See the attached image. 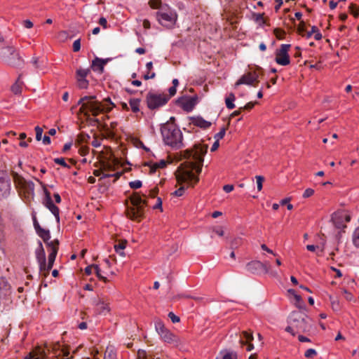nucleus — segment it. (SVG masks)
<instances>
[{
	"label": "nucleus",
	"instance_id": "f257e3e1",
	"mask_svg": "<svg viewBox=\"0 0 359 359\" xmlns=\"http://www.w3.org/2000/svg\"><path fill=\"white\" fill-rule=\"evenodd\" d=\"M207 146H195L191 150L185 151L184 157L187 161L182 163L175 172V176L178 184H187V187L181 186L172 194L175 196H182L185 189L194 186L199 180V178L193 171L198 175L202 170L203 156L206 154Z\"/></svg>",
	"mask_w": 359,
	"mask_h": 359
},
{
	"label": "nucleus",
	"instance_id": "f03ea898",
	"mask_svg": "<svg viewBox=\"0 0 359 359\" xmlns=\"http://www.w3.org/2000/svg\"><path fill=\"white\" fill-rule=\"evenodd\" d=\"M78 104L81 105L80 111L86 116L91 114L93 116H97L101 113L110 111L115 106L110 98L107 97L100 102L96 100V97L94 95L81 97L79 100Z\"/></svg>",
	"mask_w": 359,
	"mask_h": 359
},
{
	"label": "nucleus",
	"instance_id": "7ed1b4c3",
	"mask_svg": "<svg viewBox=\"0 0 359 359\" xmlns=\"http://www.w3.org/2000/svg\"><path fill=\"white\" fill-rule=\"evenodd\" d=\"M311 327V320L305 311L298 310L290 313L285 331L294 336L297 334L309 332Z\"/></svg>",
	"mask_w": 359,
	"mask_h": 359
},
{
	"label": "nucleus",
	"instance_id": "20e7f679",
	"mask_svg": "<svg viewBox=\"0 0 359 359\" xmlns=\"http://www.w3.org/2000/svg\"><path fill=\"white\" fill-rule=\"evenodd\" d=\"M59 241L55 239L47 243V246L50 248V253L48 255V262L46 264V253L43 248L42 243H39V247L36 249L35 254L36 258L39 265L40 272L46 276L49 271L52 269L55 257L58 251Z\"/></svg>",
	"mask_w": 359,
	"mask_h": 359
},
{
	"label": "nucleus",
	"instance_id": "39448f33",
	"mask_svg": "<svg viewBox=\"0 0 359 359\" xmlns=\"http://www.w3.org/2000/svg\"><path fill=\"white\" fill-rule=\"evenodd\" d=\"M130 205H128L126 209L127 217L132 220L141 221L144 217L147 201L142 199L138 193H135L130 197Z\"/></svg>",
	"mask_w": 359,
	"mask_h": 359
},
{
	"label": "nucleus",
	"instance_id": "423d86ee",
	"mask_svg": "<svg viewBox=\"0 0 359 359\" xmlns=\"http://www.w3.org/2000/svg\"><path fill=\"white\" fill-rule=\"evenodd\" d=\"M164 142L172 148L183 147V136L181 130L173 124H165L161 128Z\"/></svg>",
	"mask_w": 359,
	"mask_h": 359
},
{
	"label": "nucleus",
	"instance_id": "0eeeda50",
	"mask_svg": "<svg viewBox=\"0 0 359 359\" xmlns=\"http://www.w3.org/2000/svg\"><path fill=\"white\" fill-rule=\"evenodd\" d=\"M0 59L4 63L11 67L20 66L23 62L19 53L12 46L0 48Z\"/></svg>",
	"mask_w": 359,
	"mask_h": 359
},
{
	"label": "nucleus",
	"instance_id": "6e6552de",
	"mask_svg": "<svg viewBox=\"0 0 359 359\" xmlns=\"http://www.w3.org/2000/svg\"><path fill=\"white\" fill-rule=\"evenodd\" d=\"M156 16L158 22L165 27L175 25L177 20L176 12L166 4L156 13Z\"/></svg>",
	"mask_w": 359,
	"mask_h": 359
},
{
	"label": "nucleus",
	"instance_id": "1a4fd4ad",
	"mask_svg": "<svg viewBox=\"0 0 359 359\" xmlns=\"http://www.w3.org/2000/svg\"><path fill=\"white\" fill-rule=\"evenodd\" d=\"M14 182L18 188L24 194L27 200L33 199L34 197V184L32 181H27L21 175L15 173L13 175Z\"/></svg>",
	"mask_w": 359,
	"mask_h": 359
},
{
	"label": "nucleus",
	"instance_id": "9d476101",
	"mask_svg": "<svg viewBox=\"0 0 359 359\" xmlns=\"http://www.w3.org/2000/svg\"><path fill=\"white\" fill-rule=\"evenodd\" d=\"M37 182L41 185L45 197L43 200V204L46 208H47L51 213L55 216L57 222H60V210L59 208L53 203L50 193L48 191L46 187V185L41 182L40 180H36Z\"/></svg>",
	"mask_w": 359,
	"mask_h": 359
},
{
	"label": "nucleus",
	"instance_id": "9b49d317",
	"mask_svg": "<svg viewBox=\"0 0 359 359\" xmlns=\"http://www.w3.org/2000/svg\"><path fill=\"white\" fill-rule=\"evenodd\" d=\"M331 219L335 228L344 230L346 228V224L351 221V216L346 211L340 210L334 212Z\"/></svg>",
	"mask_w": 359,
	"mask_h": 359
},
{
	"label": "nucleus",
	"instance_id": "f8f14e48",
	"mask_svg": "<svg viewBox=\"0 0 359 359\" xmlns=\"http://www.w3.org/2000/svg\"><path fill=\"white\" fill-rule=\"evenodd\" d=\"M169 97L163 94L149 93L147 97V106L151 109H155L163 106Z\"/></svg>",
	"mask_w": 359,
	"mask_h": 359
},
{
	"label": "nucleus",
	"instance_id": "ddd939ff",
	"mask_svg": "<svg viewBox=\"0 0 359 359\" xmlns=\"http://www.w3.org/2000/svg\"><path fill=\"white\" fill-rule=\"evenodd\" d=\"M155 329L161 339L165 342L172 343L175 341V336L165 327L163 323L161 320L155 321Z\"/></svg>",
	"mask_w": 359,
	"mask_h": 359
},
{
	"label": "nucleus",
	"instance_id": "4468645a",
	"mask_svg": "<svg viewBox=\"0 0 359 359\" xmlns=\"http://www.w3.org/2000/svg\"><path fill=\"white\" fill-rule=\"evenodd\" d=\"M290 44H282L276 52L275 61L280 65L285 66L290 64V60L288 54Z\"/></svg>",
	"mask_w": 359,
	"mask_h": 359
},
{
	"label": "nucleus",
	"instance_id": "2eb2a0df",
	"mask_svg": "<svg viewBox=\"0 0 359 359\" xmlns=\"http://www.w3.org/2000/svg\"><path fill=\"white\" fill-rule=\"evenodd\" d=\"M248 271L253 274L269 273V264L255 260L248 263Z\"/></svg>",
	"mask_w": 359,
	"mask_h": 359
},
{
	"label": "nucleus",
	"instance_id": "dca6fc26",
	"mask_svg": "<svg viewBox=\"0 0 359 359\" xmlns=\"http://www.w3.org/2000/svg\"><path fill=\"white\" fill-rule=\"evenodd\" d=\"M90 69L79 68L76 71V79L77 86L81 89H86L89 85L88 81L86 79L87 76L90 74Z\"/></svg>",
	"mask_w": 359,
	"mask_h": 359
},
{
	"label": "nucleus",
	"instance_id": "f3484780",
	"mask_svg": "<svg viewBox=\"0 0 359 359\" xmlns=\"http://www.w3.org/2000/svg\"><path fill=\"white\" fill-rule=\"evenodd\" d=\"M11 192V182L9 177L0 172V200L7 198Z\"/></svg>",
	"mask_w": 359,
	"mask_h": 359
},
{
	"label": "nucleus",
	"instance_id": "a211bd4d",
	"mask_svg": "<svg viewBox=\"0 0 359 359\" xmlns=\"http://www.w3.org/2000/svg\"><path fill=\"white\" fill-rule=\"evenodd\" d=\"M93 304L99 314L106 315L110 311L109 302L104 298L98 297L93 300Z\"/></svg>",
	"mask_w": 359,
	"mask_h": 359
},
{
	"label": "nucleus",
	"instance_id": "6ab92c4d",
	"mask_svg": "<svg viewBox=\"0 0 359 359\" xmlns=\"http://www.w3.org/2000/svg\"><path fill=\"white\" fill-rule=\"evenodd\" d=\"M120 162L118 159H108L102 163V168L105 173H109L111 171H114L119 166Z\"/></svg>",
	"mask_w": 359,
	"mask_h": 359
},
{
	"label": "nucleus",
	"instance_id": "aec40b11",
	"mask_svg": "<svg viewBox=\"0 0 359 359\" xmlns=\"http://www.w3.org/2000/svg\"><path fill=\"white\" fill-rule=\"evenodd\" d=\"M11 293V285L5 278H0V297H6Z\"/></svg>",
	"mask_w": 359,
	"mask_h": 359
},
{
	"label": "nucleus",
	"instance_id": "412c9836",
	"mask_svg": "<svg viewBox=\"0 0 359 359\" xmlns=\"http://www.w3.org/2000/svg\"><path fill=\"white\" fill-rule=\"evenodd\" d=\"M109 59L103 60L96 57L93 61L91 68L95 72L102 73L104 70V66L107 64Z\"/></svg>",
	"mask_w": 359,
	"mask_h": 359
},
{
	"label": "nucleus",
	"instance_id": "4be33fe9",
	"mask_svg": "<svg viewBox=\"0 0 359 359\" xmlns=\"http://www.w3.org/2000/svg\"><path fill=\"white\" fill-rule=\"evenodd\" d=\"M46 353L44 348L37 347L32 352H30L25 359H44Z\"/></svg>",
	"mask_w": 359,
	"mask_h": 359
},
{
	"label": "nucleus",
	"instance_id": "5701e85b",
	"mask_svg": "<svg viewBox=\"0 0 359 359\" xmlns=\"http://www.w3.org/2000/svg\"><path fill=\"white\" fill-rule=\"evenodd\" d=\"M191 123L201 128L206 129L210 127L211 122L208 121L201 116H196L191 118Z\"/></svg>",
	"mask_w": 359,
	"mask_h": 359
},
{
	"label": "nucleus",
	"instance_id": "b1692460",
	"mask_svg": "<svg viewBox=\"0 0 359 359\" xmlns=\"http://www.w3.org/2000/svg\"><path fill=\"white\" fill-rule=\"evenodd\" d=\"M93 174L98 177V176H101L102 178H104V177H111V176H115L116 179L119 178L120 176L121 175V172H117L114 174H111V173H105V171L104 170L103 168H102V165H101V168L100 169H97V170H95L94 172H93Z\"/></svg>",
	"mask_w": 359,
	"mask_h": 359
},
{
	"label": "nucleus",
	"instance_id": "393cba45",
	"mask_svg": "<svg viewBox=\"0 0 359 359\" xmlns=\"http://www.w3.org/2000/svg\"><path fill=\"white\" fill-rule=\"evenodd\" d=\"M216 359H237L236 354L229 350L221 351Z\"/></svg>",
	"mask_w": 359,
	"mask_h": 359
},
{
	"label": "nucleus",
	"instance_id": "a878e982",
	"mask_svg": "<svg viewBox=\"0 0 359 359\" xmlns=\"http://www.w3.org/2000/svg\"><path fill=\"white\" fill-rule=\"evenodd\" d=\"M127 241L126 240H122L119 241L118 244L114 245V249L116 253H118L121 257H125L126 254L124 252V249L126 247Z\"/></svg>",
	"mask_w": 359,
	"mask_h": 359
},
{
	"label": "nucleus",
	"instance_id": "bb28decb",
	"mask_svg": "<svg viewBox=\"0 0 359 359\" xmlns=\"http://www.w3.org/2000/svg\"><path fill=\"white\" fill-rule=\"evenodd\" d=\"M37 233L46 244L47 243L50 242L49 240L50 238V236L48 230H46L42 229L41 227H39V229H37Z\"/></svg>",
	"mask_w": 359,
	"mask_h": 359
},
{
	"label": "nucleus",
	"instance_id": "cd10ccee",
	"mask_svg": "<svg viewBox=\"0 0 359 359\" xmlns=\"http://www.w3.org/2000/svg\"><path fill=\"white\" fill-rule=\"evenodd\" d=\"M20 78L21 75L19 76L15 83L11 86V90L15 94H19L21 93L23 82L20 81Z\"/></svg>",
	"mask_w": 359,
	"mask_h": 359
},
{
	"label": "nucleus",
	"instance_id": "c85d7f7f",
	"mask_svg": "<svg viewBox=\"0 0 359 359\" xmlns=\"http://www.w3.org/2000/svg\"><path fill=\"white\" fill-rule=\"evenodd\" d=\"M72 356H69V353L65 348H62L59 351V353H55V355L53 359H70Z\"/></svg>",
	"mask_w": 359,
	"mask_h": 359
},
{
	"label": "nucleus",
	"instance_id": "c756f323",
	"mask_svg": "<svg viewBox=\"0 0 359 359\" xmlns=\"http://www.w3.org/2000/svg\"><path fill=\"white\" fill-rule=\"evenodd\" d=\"M140 100L137 98H133L130 100L129 104L131 108V110L133 112H137L140 111Z\"/></svg>",
	"mask_w": 359,
	"mask_h": 359
},
{
	"label": "nucleus",
	"instance_id": "7c9ffc66",
	"mask_svg": "<svg viewBox=\"0 0 359 359\" xmlns=\"http://www.w3.org/2000/svg\"><path fill=\"white\" fill-rule=\"evenodd\" d=\"M196 104V100L194 98H189L183 103V108L187 111H191Z\"/></svg>",
	"mask_w": 359,
	"mask_h": 359
},
{
	"label": "nucleus",
	"instance_id": "2f4dec72",
	"mask_svg": "<svg viewBox=\"0 0 359 359\" xmlns=\"http://www.w3.org/2000/svg\"><path fill=\"white\" fill-rule=\"evenodd\" d=\"M264 14L262 13H253L252 15V19L258 25H263L265 22L264 17Z\"/></svg>",
	"mask_w": 359,
	"mask_h": 359
},
{
	"label": "nucleus",
	"instance_id": "473e14b6",
	"mask_svg": "<svg viewBox=\"0 0 359 359\" xmlns=\"http://www.w3.org/2000/svg\"><path fill=\"white\" fill-rule=\"evenodd\" d=\"M165 4H162L161 0H150L149 1V6L153 9L161 11Z\"/></svg>",
	"mask_w": 359,
	"mask_h": 359
},
{
	"label": "nucleus",
	"instance_id": "72a5a7b5",
	"mask_svg": "<svg viewBox=\"0 0 359 359\" xmlns=\"http://www.w3.org/2000/svg\"><path fill=\"white\" fill-rule=\"evenodd\" d=\"M235 100V96L233 93H231L229 95V96L225 99V104L228 109H233L234 108L235 105L233 104V102Z\"/></svg>",
	"mask_w": 359,
	"mask_h": 359
},
{
	"label": "nucleus",
	"instance_id": "f704fd0d",
	"mask_svg": "<svg viewBox=\"0 0 359 359\" xmlns=\"http://www.w3.org/2000/svg\"><path fill=\"white\" fill-rule=\"evenodd\" d=\"M352 241L354 246L359 248V226L354 230L353 233Z\"/></svg>",
	"mask_w": 359,
	"mask_h": 359
},
{
	"label": "nucleus",
	"instance_id": "c9c22d12",
	"mask_svg": "<svg viewBox=\"0 0 359 359\" xmlns=\"http://www.w3.org/2000/svg\"><path fill=\"white\" fill-rule=\"evenodd\" d=\"M294 297L295 301H296V303H295L296 306L297 307H299V309H302V310H304L305 306H304V302H303L300 295H299L297 294H294Z\"/></svg>",
	"mask_w": 359,
	"mask_h": 359
},
{
	"label": "nucleus",
	"instance_id": "e433bc0d",
	"mask_svg": "<svg viewBox=\"0 0 359 359\" xmlns=\"http://www.w3.org/2000/svg\"><path fill=\"white\" fill-rule=\"evenodd\" d=\"M93 269H95V272L100 280H102L105 283L107 282V278L106 277L102 276L101 270H100V267L98 266V265L93 264Z\"/></svg>",
	"mask_w": 359,
	"mask_h": 359
},
{
	"label": "nucleus",
	"instance_id": "4c0bfd02",
	"mask_svg": "<svg viewBox=\"0 0 359 359\" xmlns=\"http://www.w3.org/2000/svg\"><path fill=\"white\" fill-rule=\"evenodd\" d=\"M317 355V351L314 348H309L304 353V356L307 358H313Z\"/></svg>",
	"mask_w": 359,
	"mask_h": 359
},
{
	"label": "nucleus",
	"instance_id": "58836bf2",
	"mask_svg": "<svg viewBox=\"0 0 359 359\" xmlns=\"http://www.w3.org/2000/svg\"><path fill=\"white\" fill-rule=\"evenodd\" d=\"M251 341H254V337L252 334V333H250V331L248 330V351H250L255 348V344L253 343H251Z\"/></svg>",
	"mask_w": 359,
	"mask_h": 359
},
{
	"label": "nucleus",
	"instance_id": "ea45409f",
	"mask_svg": "<svg viewBox=\"0 0 359 359\" xmlns=\"http://www.w3.org/2000/svg\"><path fill=\"white\" fill-rule=\"evenodd\" d=\"M264 180V178L262 176L257 175L256 176V184L257 187L258 191H261L262 189V184Z\"/></svg>",
	"mask_w": 359,
	"mask_h": 359
},
{
	"label": "nucleus",
	"instance_id": "a19ab883",
	"mask_svg": "<svg viewBox=\"0 0 359 359\" xmlns=\"http://www.w3.org/2000/svg\"><path fill=\"white\" fill-rule=\"evenodd\" d=\"M142 184L140 180H135L129 183V186L131 189H137L142 187Z\"/></svg>",
	"mask_w": 359,
	"mask_h": 359
},
{
	"label": "nucleus",
	"instance_id": "79ce46f5",
	"mask_svg": "<svg viewBox=\"0 0 359 359\" xmlns=\"http://www.w3.org/2000/svg\"><path fill=\"white\" fill-rule=\"evenodd\" d=\"M349 10L351 14H353L355 17H358L359 15V8L354 4H351L349 6Z\"/></svg>",
	"mask_w": 359,
	"mask_h": 359
},
{
	"label": "nucleus",
	"instance_id": "37998d69",
	"mask_svg": "<svg viewBox=\"0 0 359 359\" xmlns=\"http://www.w3.org/2000/svg\"><path fill=\"white\" fill-rule=\"evenodd\" d=\"M104 359H116V354L112 350H107L104 353Z\"/></svg>",
	"mask_w": 359,
	"mask_h": 359
},
{
	"label": "nucleus",
	"instance_id": "c03bdc74",
	"mask_svg": "<svg viewBox=\"0 0 359 359\" xmlns=\"http://www.w3.org/2000/svg\"><path fill=\"white\" fill-rule=\"evenodd\" d=\"M312 31L314 32V39L317 41L322 39V34L316 26L312 27Z\"/></svg>",
	"mask_w": 359,
	"mask_h": 359
},
{
	"label": "nucleus",
	"instance_id": "a18cd8bd",
	"mask_svg": "<svg viewBox=\"0 0 359 359\" xmlns=\"http://www.w3.org/2000/svg\"><path fill=\"white\" fill-rule=\"evenodd\" d=\"M36 140L40 141L42 139L43 129L39 126L35 127Z\"/></svg>",
	"mask_w": 359,
	"mask_h": 359
},
{
	"label": "nucleus",
	"instance_id": "49530a36",
	"mask_svg": "<svg viewBox=\"0 0 359 359\" xmlns=\"http://www.w3.org/2000/svg\"><path fill=\"white\" fill-rule=\"evenodd\" d=\"M225 133H226V130L224 128H223L221 129V130L219 133L215 134V135L214 136V138L216 140L219 141V140H221L224 137V136L225 135Z\"/></svg>",
	"mask_w": 359,
	"mask_h": 359
},
{
	"label": "nucleus",
	"instance_id": "de8ad7c7",
	"mask_svg": "<svg viewBox=\"0 0 359 359\" xmlns=\"http://www.w3.org/2000/svg\"><path fill=\"white\" fill-rule=\"evenodd\" d=\"M54 162L58 165H60L65 168L69 167L68 165L66 163L65 158H56L54 159Z\"/></svg>",
	"mask_w": 359,
	"mask_h": 359
},
{
	"label": "nucleus",
	"instance_id": "09e8293b",
	"mask_svg": "<svg viewBox=\"0 0 359 359\" xmlns=\"http://www.w3.org/2000/svg\"><path fill=\"white\" fill-rule=\"evenodd\" d=\"M313 194H314V190L311 188H308L304 191V192L303 194V198H309V197L313 196Z\"/></svg>",
	"mask_w": 359,
	"mask_h": 359
},
{
	"label": "nucleus",
	"instance_id": "8fccbe9b",
	"mask_svg": "<svg viewBox=\"0 0 359 359\" xmlns=\"http://www.w3.org/2000/svg\"><path fill=\"white\" fill-rule=\"evenodd\" d=\"M80 48H81V40L79 39H76V41H74V42L73 43V50L74 52H78L80 50Z\"/></svg>",
	"mask_w": 359,
	"mask_h": 359
},
{
	"label": "nucleus",
	"instance_id": "3c124183",
	"mask_svg": "<svg viewBox=\"0 0 359 359\" xmlns=\"http://www.w3.org/2000/svg\"><path fill=\"white\" fill-rule=\"evenodd\" d=\"M168 317L171 320V321L174 323H179L180 319L178 316H175L172 312H170L168 313Z\"/></svg>",
	"mask_w": 359,
	"mask_h": 359
},
{
	"label": "nucleus",
	"instance_id": "603ef678",
	"mask_svg": "<svg viewBox=\"0 0 359 359\" xmlns=\"http://www.w3.org/2000/svg\"><path fill=\"white\" fill-rule=\"evenodd\" d=\"M212 231L219 236H223L224 235V231L222 227H214L212 228Z\"/></svg>",
	"mask_w": 359,
	"mask_h": 359
},
{
	"label": "nucleus",
	"instance_id": "864d4df0",
	"mask_svg": "<svg viewBox=\"0 0 359 359\" xmlns=\"http://www.w3.org/2000/svg\"><path fill=\"white\" fill-rule=\"evenodd\" d=\"M156 77V74L154 72L148 71L146 74L144 75V79L145 80L152 79Z\"/></svg>",
	"mask_w": 359,
	"mask_h": 359
},
{
	"label": "nucleus",
	"instance_id": "5fc2aeb1",
	"mask_svg": "<svg viewBox=\"0 0 359 359\" xmlns=\"http://www.w3.org/2000/svg\"><path fill=\"white\" fill-rule=\"evenodd\" d=\"M247 83V76L243 75L235 84L236 87H238L241 84H245Z\"/></svg>",
	"mask_w": 359,
	"mask_h": 359
},
{
	"label": "nucleus",
	"instance_id": "6e6d98bb",
	"mask_svg": "<svg viewBox=\"0 0 359 359\" xmlns=\"http://www.w3.org/2000/svg\"><path fill=\"white\" fill-rule=\"evenodd\" d=\"M261 248H262L263 250H264V251H266V252H269V253H270V254H271V255H274V256H277V254H276V253H275V252H274L273 250H271V249H269V248H268L265 244H262V245H261Z\"/></svg>",
	"mask_w": 359,
	"mask_h": 359
},
{
	"label": "nucleus",
	"instance_id": "4d7b16f0",
	"mask_svg": "<svg viewBox=\"0 0 359 359\" xmlns=\"http://www.w3.org/2000/svg\"><path fill=\"white\" fill-rule=\"evenodd\" d=\"M22 25L27 29H31L33 27V23L29 20H25L22 22Z\"/></svg>",
	"mask_w": 359,
	"mask_h": 359
},
{
	"label": "nucleus",
	"instance_id": "13d9d810",
	"mask_svg": "<svg viewBox=\"0 0 359 359\" xmlns=\"http://www.w3.org/2000/svg\"><path fill=\"white\" fill-rule=\"evenodd\" d=\"M223 190L226 193H229L233 190V186L232 184H226L223 187Z\"/></svg>",
	"mask_w": 359,
	"mask_h": 359
},
{
	"label": "nucleus",
	"instance_id": "bf43d9fd",
	"mask_svg": "<svg viewBox=\"0 0 359 359\" xmlns=\"http://www.w3.org/2000/svg\"><path fill=\"white\" fill-rule=\"evenodd\" d=\"M157 208L161 209V211L163 210V209H162V200L159 197L157 198V203L154 206V209H157Z\"/></svg>",
	"mask_w": 359,
	"mask_h": 359
},
{
	"label": "nucleus",
	"instance_id": "052dcab7",
	"mask_svg": "<svg viewBox=\"0 0 359 359\" xmlns=\"http://www.w3.org/2000/svg\"><path fill=\"white\" fill-rule=\"evenodd\" d=\"M344 297L348 301H352L353 299V296L351 292H348L346 290H344Z\"/></svg>",
	"mask_w": 359,
	"mask_h": 359
},
{
	"label": "nucleus",
	"instance_id": "680f3d73",
	"mask_svg": "<svg viewBox=\"0 0 359 359\" xmlns=\"http://www.w3.org/2000/svg\"><path fill=\"white\" fill-rule=\"evenodd\" d=\"M99 24L102 26L104 28H107V21L105 18H100L99 20Z\"/></svg>",
	"mask_w": 359,
	"mask_h": 359
},
{
	"label": "nucleus",
	"instance_id": "e2e57ef3",
	"mask_svg": "<svg viewBox=\"0 0 359 359\" xmlns=\"http://www.w3.org/2000/svg\"><path fill=\"white\" fill-rule=\"evenodd\" d=\"M257 340L255 341V344H256V346H257L258 348H261L262 347V342L261 341V335L260 334L257 333Z\"/></svg>",
	"mask_w": 359,
	"mask_h": 359
},
{
	"label": "nucleus",
	"instance_id": "0e129e2a",
	"mask_svg": "<svg viewBox=\"0 0 359 359\" xmlns=\"http://www.w3.org/2000/svg\"><path fill=\"white\" fill-rule=\"evenodd\" d=\"M166 165V162L165 161H161L158 163H155L154 165V169L157 168H164Z\"/></svg>",
	"mask_w": 359,
	"mask_h": 359
},
{
	"label": "nucleus",
	"instance_id": "69168bd1",
	"mask_svg": "<svg viewBox=\"0 0 359 359\" xmlns=\"http://www.w3.org/2000/svg\"><path fill=\"white\" fill-rule=\"evenodd\" d=\"M255 81L256 78L248 72V86L252 85Z\"/></svg>",
	"mask_w": 359,
	"mask_h": 359
},
{
	"label": "nucleus",
	"instance_id": "338daca9",
	"mask_svg": "<svg viewBox=\"0 0 359 359\" xmlns=\"http://www.w3.org/2000/svg\"><path fill=\"white\" fill-rule=\"evenodd\" d=\"M319 247L317 246V245H306V249L309 250V251H311V252H314L316 251V249H318Z\"/></svg>",
	"mask_w": 359,
	"mask_h": 359
},
{
	"label": "nucleus",
	"instance_id": "774afa93",
	"mask_svg": "<svg viewBox=\"0 0 359 359\" xmlns=\"http://www.w3.org/2000/svg\"><path fill=\"white\" fill-rule=\"evenodd\" d=\"M176 87L175 86H172L169 88V93H170V96L168 97L169 98L173 95H175L176 93Z\"/></svg>",
	"mask_w": 359,
	"mask_h": 359
}]
</instances>
